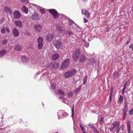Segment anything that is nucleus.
<instances>
[{
  "mask_svg": "<svg viewBox=\"0 0 133 133\" xmlns=\"http://www.w3.org/2000/svg\"><path fill=\"white\" fill-rule=\"evenodd\" d=\"M59 66V64L57 62L50 63L49 64V67L51 68L54 69L57 68Z\"/></svg>",
  "mask_w": 133,
  "mask_h": 133,
  "instance_id": "obj_8",
  "label": "nucleus"
},
{
  "mask_svg": "<svg viewBox=\"0 0 133 133\" xmlns=\"http://www.w3.org/2000/svg\"><path fill=\"white\" fill-rule=\"evenodd\" d=\"M57 30L58 31L60 32H62L64 31L63 28L59 24H57L56 26Z\"/></svg>",
  "mask_w": 133,
  "mask_h": 133,
  "instance_id": "obj_16",
  "label": "nucleus"
},
{
  "mask_svg": "<svg viewBox=\"0 0 133 133\" xmlns=\"http://www.w3.org/2000/svg\"><path fill=\"white\" fill-rule=\"evenodd\" d=\"M73 95V93L72 92H70L68 93V96L69 97H71Z\"/></svg>",
  "mask_w": 133,
  "mask_h": 133,
  "instance_id": "obj_37",
  "label": "nucleus"
},
{
  "mask_svg": "<svg viewBox=\"0 0 133 133\" xmlns=\"http://www.w3.org/2000/svg\"><path fill=\"white\" fill-rule=\"evenodd\" d=\"M48 10L53 16V17L55 19L58 18L59 17V14L56 10L54 9H50Z\"/></svg>",
  "mask_w": 133,
  "mask_h": 133,
  "instance_id": "obj_3",
  "label": "nucleus"
},
{
  "mask_svg": "<svg viewBox=\"0 0 133 133\" xmlns=\"http://www.w3.org/2000/svg\"><path fill=\"white\" fill-rule=\"evenodd\" d=\"M124 103L125 104V105L124 107H126V108H127V104L126 102H125Z\"/></svg>",
  "mask_w": 133,
  "mask_h": 133,
  "instance_id": "obj_56",
  "label": "nucleus"
},
{
  "mask_svg": "<svg viewBox=\"0 0 133 133\" xmlns=\"http://www.w3.org/2000/svg\"><path fill=\"white\" fill-rule=\"evenodd\" d=\"M112 90H111V92ZM112 93L111 92L110 94V96L109 98V101H110V102H111L112 100Z\"/></svg>",
  "mask_w": 133,
  "mask_h": 133,
  "instance_id": "obj_34",
  "label": "nucleus"
},
{
  "mask_svg": "<svg viewBox=\"0 0 133 133\" xmlns=\"http://www.w3.org/2000/svg\"><path fill=\"white\" fill-rule=\"evenodd\" d=\"M51 88L52 89H54L56 87V85L55 84H52L51 85Z\"/></svg>",
  "mask_w": 133,
  "mask_h": 133,
  "instance_id": "obj_39",
  "label": "nucleus"
},
{
  "mask_svg": "<svg viewBox=\"0 0 133 133\" xmlns=\"http://www.w3.org/2000/svg\"><path fill=\"white\" fill-rule=\"evenodd\" d=\"M100 121V124L102 125L103 124L104 122V119L103 118H100L99 120Z\"/></svg>",
  "mask_w": 133,
  "mask_h": 133,
  "instance_id": "obj_31",
  "label": "nucleus"
},
{
  "mask_svg": "<svg viewBox=\"0 0 133 133\" xmlns=\"http://www.w3.org/2000/svg\"><path fill=\"white\" fill-rule=\"evenodd\" d=\"M22 61L23 62H27L29 60V58L26 56H23L21 57Z\"/></svg>",
  "mask_w": 133,
  "mask_h": 133,
  "instance_id": "obj_17",
  "label": "nucleus"
},
{
  "mask_svg": "<svg viewBox=\"0 0 133 133\" xmlns=\"http://www.w3.org/2000/svg\"><path fill=\"white\" fill-rule=\"evenodd\" d=\"M129 113L130 115L133 114V109H131L129 111Z\"/></svg>",
  "mask_w": 133,
  "mask_h": 133,
  "instance_id": "obj_43",
  "label": "nucleus"
},
{
  "mask_svg": "<svg viewBox=\"0 0 133 133\" xmlns=\"http://www.w3.org/2000/svg\"><path fill=\"white\" fill-rule=\"evenodd\" d=\"M59 57V55L57 53H55L53 54L52 56V58L54 60L57 59Z\"/></svg>",
  "mask_w": 133,
  "mask_h": 133,
  "instance_id": "obj_19",
  "label": "nucleus"
},
{
  "mask_svg": "<svg viewBox=\"0 0 133 133\" xmlns=\"http://www.w3.org/2000/svg\"><path fill=\"white\" fill-rule=\"evenodd\" d=\"M81 54L80 50L77 49L73 53V58L74 61H76L79 58Z\"/></svg>",
  "mask_w": 133,
  "mask_h": 133,
  "instance_id": "obj_1",
  "label": "nucleus"
},
{
  "mask_svg": "<svg viewBox=\"0 0 133 133\" xmlns=\"http://www.w3.org/2000/svg\"><path fill=\"white\" fill-rule=\"evenodd\" d=\"M83 1L85 3L87 2L88 1L87 0H83Z\"/></svg>",
  "mask_w": 133,
  "mask_h": 133,
  "instance_id": "obj_57",
  "label": "nucleus"
},
{
  "mask_svg": "<svg viewBox=\"0 0 133 133\" xmlns=\"http://www.w3.org/2000/svg\"><path fill=\"white\" fill-rule=\"evenodd\" d=\"M7 42V40L6 39H4V40L3 41L2 43L4 45H5L6 44Z\"/></svg>",
  "mask_w": 133,
  "mask_h": 133,
  "instance_id": "obj_36",
  "label": "nucleus"
},
{
  "mask_svg": "<svg viewBox=\"0 0 133 133\" xmlns=\"http://www.w3.org/2000/svg\"><path fill=\"white\" fill-rule=\"evenodd\" d=\"M59 98L61 99H63L64 98V97L63 96H62V97H59Z\"/></svg>",
  "mask_w": 133,
  "mask_h": 133,
  "instance_id": "obj_53",
  "label": "nucleus"
},
{
  "mask_svg": "<svg viewBox=\"0 0 133 133\" xmlns=\"http://www.w3.org/2000/svg\"><path fill=\"white\" fill-rule=\"evenodd\" d=\"M87 59L86 56L84 55H82L79 59V62L81 63H84Z\"/></svg>",
  "mask_w": 133,
  "mask_h": 133,
  "instance_id": "obj_13",
  "label": "nucleus"
},
{
  "mask_svg": "<svg viewBox=\"0 0 133 133\" xmlns=\"http://www.w3.org/2000/svg\"><path fill=\"white\" fill-rule=\"evenodd\" d=\"M124 125L123 124H122L121 127L120 128H119V129L120 130H123L124 128Z\"/></svg>",
  "mask_w": 133,
  "mask_h": 133,
  "instance_id": "obj_45",
  "label": "nucleus"
},
{
  "mask_svg": "<svg viewBox=\"0 0 133 133\" xmlns=\"http://www.w3.org/2000/svg\"><path fill=\"white\" fill-rule=\"evenodd\" d=\"M127 84V82L126 83V84H124V85H123L124 88L122 89V90H125L126 89V86Z\"/></svg>",
  "mask_w": 133,
  "mask_h": 133,
  "instance_id": "obj_41",
  "label": "nucleus"
},
{
  "mask_svg": "<svg viewBox=\"0 0 133 133\" xmlns=\"http://www.w3.org/2000/svg\"><path fill=\"white\" fill-rule=\"evenodd\" d=\"M54 37V35L51 33H49L46 36V39L49 42L51 41Z\"/></svg>",
  "mask_w": 133,
  "mask_h": 133,
  "instance_id": "obj_9",
  "label": "nucleus"
},
{
  "mask_svg": "<svg viewBox=\"0 0 133 133\" xmlns=\"http://www.w3.org/2000/svg\"><path fill=\"white\" fill-rule=\"evenodd\" d=\"M119 128H116V129L115 130H116V131L117 133H119L120 129L119 128Z\"/></svg>",
  "mask_w": 133,
  "mask_h": 133,
  "instance_id": "obj_46",
  "label": "nucleus"
},
{
  "mask_svg": "<svg viewBox=\"0 0 133 133\" xmlns=\"http://www.w3.org/2000/svg\"><path fill=\"white\" fill-rule=\"evenodd\" d=\"M1 31L2 33H5V29L4 28V27L1 29Z\"/></svg>",
  "mask_w": 133,
  "mask_h": 133,
  "instance_id": "obj_35",
  "label": "nucleus"
},
{
  "mask_svg": "<svg viewBox=\"0 0 133 133\" xmlns=\"http://www.w3.org/2000/svg\"><path fill=\"white\" fill-rule=\"evenodd\" d=\"M81 130L82 131H84V127H83V126L82 127H81Z\"/></svg>",
  "mask_w": 133,
  "mask_h": 133,
  "instance_id": "obj_52",
  "label": "nucleus"
},
{
  "mask_svg": "<svg viewBox=\"0 0 133 133\" xmlns=\"http://www.w3.org/2000/svg\"><path fill=\"white\" fill-rule=\"evenodd\" d=\"M38 43V48L39 49H41L43 47V39L41 37H39L37 39Z\"/></svg>",
  "mask_w": 133,
  "mask_h": 133,
  "instance_id": "obj_5",
  "label": "nucleus"
},
{
  "mask_svg": "<svg viewBox=\"0 0 133 133\" xmlns=\"http://www.w3.org/2000/svg\"><path fill=\"white\" fill-rule=\"evenodd\" d=\"M53 44L54 46L58 49H61L63 47L62 43L57 39L55 40Z\"/></svg>",
  "mask_w": 133,
  "mask_h": 133,
  "instance_id": "obj_2",
  "label": "nucleus"
},
{
  "mask_svg": "<svg viewBox=\"0 0 133 133\" xmlns=\"http://www.w3.org/2000/svg\"><path fill=\"white\" fill-rule=\"evenodd\" d=\"M14 17L16 19H18L21 17V14L18 11L15 10L13 13Z\"/></svg>",
  "mask_w": 133,
  "mask_h": 133,
  "instance_id": "obj_11",
  "label": "nucleus"
},
{
  "mask_svg": "<svg viewBox=\"0 0 133 133\" xmlns=\"http://www.w3.org/2000/svg\"><path fill=\"white\" fill-rule=\"evenodd\" d=\"M127 111V108L125 107H124L123 110V115H126Z\"/></svg>",
  "mask_w": 133,
  "mask_h": 133,
  "instance_id": "obj_24",
  "label": "nucleus"
},
{
  "mask_svg": "<svg viewBox=\"0 0 133 133\" xmlns=\"http://www.w3.org/2000/svg\"><path fill=\"white\" fill-rule=\"evenodd\" d=\"M123 116H124L123 117V120H124V119H125L126 115L124 116V115H123Z\"/></svg>",
  "mask_w": 133,
  "mask_h": 133,
  "instance_id": "obj_54",
  "label": "nucleus"
},
{
  "mask_svg": "<svg viewBox=\"0 0 133 133\" xmlns=\"http://www.w3.org/2000/svg\"><path fill=\"white\" fill-rule=\"evenodd\" d=\"M31 18L33 20H37L38 19V15L37 14L33 15L31 17Z\"/></svg>",
  "mask_w": 133,
  "mask_h": 133,
  "instance_id": "obj_22",
  "label": "nucleus"
},
{
  "mask_svg": "<svg viewBox=\"0 0 133 133\" xmlns=\"http://www.w3.org/2000/svg\"><path fill=\"white\" fill-rule=\"evenodd\" d=\"M58 93L59 94L62 95H64V92L61 89L59 90L58 91Z\"/></svg>",
  "mask_w": 133,
  "mask_h": 133,
  "instance_id": "obj_32",
  "label": "nucleus"
},
{
  "mask_svg": "<svg viewBox=\"0 0 133 133\" xmlns=\"http://www.w3.org/2000/svg\"><path fill=\"white\" fill-rule=\"evenodd\" d=\"M21 1L23 2L27 3L28 2L29 0H21Z\"/></svg>",
  "mask_w": 133,
  "mask_h": 133,
  "instance_id": "obj_42",
  "label": "nucleus"
},
{
  "mask_svg": "<svg viewBox=\"0 0 133 133\" xmlns=\"http://www.w3.org/2000/svg\"><path fill=\"white\" fill-rule=\"evenodd\" d=\"M82 13L83 15H86L87 18H89L90 17V15L89 12L85 9H82Z\"/></svg>",
  "mask_w": 133,
  "mask_h": 133,
  "instance_id": "obj_12",
  "label": "nucleus"
},
{
  "mask_svg": "<svg viewBox=\"0 0 133 133\" xmlns=\"http://www.w3.org/2000/svg\"><path fill=\"white\" fill-rule=\"evenodd\" d=\"M120 125L119 122L117 121H115L112 124V127H111L109 128L111 131H113L116 128H119Z\"/></svg>",
  "mask_w": 133,
  "mask_h": 133,
  "instance_id": "obj_6",
  "label": "nucleus"
},
{
  "mask_svg": "<svg viewBox=\"0 0 133 133\" xmlns=\"http://www.w3.org/2000/svg\"><path fill=\"white\" fill-rule=\"evenodd\" d=\"M87 78H88L87 76H85L84 78V80H83V84L85 85L87 81Z\"/></svg>",
  "mask_w": 133,
  "mask_h": 133,
  "instance_id": "obj_26",
  "label": "nucleus"
},
{
  "mask_svg": "<svg viewBox=\"0 0 133 133\" xmlns=\"http://www.w3.org/2000/svg\"><path fill=\"white\" fill-rule=\"evenodd\" d=\"M87 127L88 128V127L89 128H91L92 130L94 129V128L95 127L93 125V124H88L87 125Z\"/></svg>",
  "mask_w": 133,
  "mask_h": 133,
  "instance_id": "obj_25",
  "label": "nucleus"
},
{
  "mask_svg": "<svg viewBox=\"0 0 133 133\" xmlns=\"http://www.w3.org/2000/svg\"><path fill=\"white\" fill-rule=\"evenodd\" d=\"M81 89V87H79L76 89L75 91L76 93H78L80 90Z\"/></svg>",
  "mask_w": 133,
  "mask_h": 133,
  "instance_id": "obj_30",
  "label": "nucleus"
},
{
  "mask_svg": "<svg viewBox=\"0 0 133 133\" xmlns=\"http://www.w3.org/2000/svg\"><path fill=\"white\" fill-rule=\"evenodd\" d=\"M131 123L130 121L128 120L127 123V129L130 128Z\"/></svg>",
  "mask_w": 133,
  "mask_h": 133,
  "instance_id": "obj_27",
  "label": "nucleus"
},
{
  "mask_svg": "<svg viewBox=\"0 0 133 133\" xmlns=\"http://www.w3.org/2000/svg\"><path fill=\"white\" fill-rule=\"evenodd\" d=\"M90 60L89 63L90 64L93 65L95 63V61L93 58L91 59Z\"/></svg>",
  "mask_w": 133,
  "mask_h": 133,
  "instance_id": "obj_28",
  "label": "nucleus"
},
{
  "mask_svg": "<svg viewBox=\"0 0 133 133\" xmlns=\"http://www.w3.org/2000/svg\"><path fill=\"white\" fill-rule=\"evenodd\" d=\"M12 34L14 36L17 37L19 35V31L17 29L14 28L13 30Z\"/></svg>",
  "mask_w": 133,
  "mask_h": 133,
  "instance_id": "obj_14",
  "label": "nucleus"
},
{
  "mask_svg": "<svg viewBox=\"0 0 133 133\" xmlns=\"http://www.w3.org/2000/svg\"><path fill=\"white\" fill-rule=\"evenodd\" d=\"M23 8H26V7L25 6H23Z\"/></svg>",
  "mask_w": 133,
  "mask_h": 133,
  "instance_id": "obj_62",
  "label": "nucleus"
},
{
  "mask_svg": "<svg viewBox=\"0 0 133 133\" xmlns=\"http://www.w3.org/2000/svg\"><path fill=\"white\" fill-rule=\"evenodd\" d=\"M132 47H133V45L132 44H131L129 46V48L130 49L131 48H132Z\"/></svg>",
  "mask_w": 133,
  "mask_h": 133,
  "instance_id": "obj_51",
  "label": "nucleus"
},
{
  "mask_svg": "<svg viewBox=\"0 0 133 133\" xmlns=\"http://www.w3.org/2000/svg\"><path fill=\"white\" fill-rule=\"evenodd\" d=\"M70 61L69 59H67L66 60L64 61L61 66V69H63L68 67Z\"/></svg>",
  "mask_w": 133,
  "mask_h": 133,
  "instance_id": "obj_7",
  "label": "nucleus"
},
{
  "mask_svg": "<svg viewBox=\"0 0 133 133\" xmlns=\"http://www.w3.org/2000/svg\"><path fill=\"white\" fill-rule=\"evenodd\" d=\"M92 130L94 133H99L98 131L96 129L95 127Z\"/></svg>",
  "mask_w": 133,
  "mask_h": 133,
  "instance_id": "obj_33",
  "label": "nucleus"
},
{
  "mask_svg": "<svg viewBox=\"0 0 133 133\" xmlns=\"http://www.w3.org/2000/svg\"><path fill=\"white\" fill-rule=\"evenodd\" d=\"M125 90L122 89V93L123 94H124L125 92Z\"/></svg>",
  "mask_w": 133,
  "mask_h": 133,
  "instance_id": "obj_55",
  "label": "nucleus"
},
{
  "mask_svg": "<svg viewBox=\"0 0 133 133\" xmlns=\"http://www.w3.org/2000/svg\"><path fill=\"white\" fill-rule=\"evenodd\" d=\"M3 20H1L0 21V22L1 23H3Z\"/></svg>",
  "mask_w": 133,
  "mask_h": 133,
  "instance_id": "obj_61",
  "label": "nucleus"
},
{
  "mask_svg": "<svg viewBox=\"0 0 133 133\" xmlns=\"http://www.w3.org/2000/svg\"><path fill=\"white\" fill-rule=\"evenodd\" d=\"M64 113V112L62 110L59 111L58 113V119H59Z\"/></svg>",
  "mask_w": 133,
  "mask_h": 133,
  "instance_id": "obj_20",
  "label": "nucleus"
},
{
  "mask_svg": "<svg viewBox=\"0 0 133 133\" xmlns=\"http://www.w3.org/2000/svg\"><path fill=\"white\" fill-rule=\"evenodd\" d=\"M9 12L10 14H12V11L11 10H9Z\"/></svg>",
  "mask_w": 133,
  "mask_h": 133,
  "instance_id": "obj_60",
  "label": "nucleus"
},
{
  "mask_svg": "<svg viewBox=\"0 0 133 133\" xmlns=\"http://www.w3.org/2000/svg\"><path fill=\"white\" fill-rule=\"evenodd\" d=\"M21 46L19 45H16L15 47V49L17 51H20L21 50Z\"/></svg>",
  "mask_w": 133,
  "mask_h": 133,
  "instance_id": "obj_23",
  "label": "nucleus"
},
{
  "mask_svg": "<svg viewBox=\"0 0 133 133\" xmlns=\"http://www.w3.org/2000/svg\"><path fill=\"white\" fill-rule=\"evenodd\" d=\"M34 28L36 31L39 32L42 29V27L39 24H38L34 26Z\"/></svg>",
  "mask_w": 133,
  "mask_h": 133,
  "instance_id": "obj_10",
  "label": "nucleus"
},
{
  "mask_svg": "<svg viewBox=\"0 0 133 133\" xmlns=\"http://www.w3.org/2000/svg\"><path fill=\"white\" fill-rule=\"evenodd\" d=\"M74 115V107H73L72 109V117H73Z\"/></svg>",
  "mask_w": 133,
  "mask_h": 133,
  "instance_id": "obj_44",
  "label": "nucleus"
},
{
  "mask_svg": "<svg viewBox=\"0 0 133 133\" xmlns=\"http://www.w3.org/2000/svg\"><path fill=\"white\" fill-rule=\"evenodd\" d=\"M128 133H130V128L127 129Z\"/></svg>",
  "mask_w": 133,
  "mask_h": 133,
  "instance_id": "obj_50",
  "label": "nucleus"
},
{
  "mask_svg": "<svg viewBox=\"0 0 133 133\" xmlns=\"http://www.w3.org/2000/svg\"><path fill=\"white\" fill-rule=\"evenodd\" d=\"M76 71L75 69H72L66 73L65 74V77L68 78L76 74Z\"/></svg>",
  "mask_w": 133,
  "mask_h": 133,
  "instance_id": "obj_4",
  "label": "nucleus"
},
{
  "mask_svg": "<svg viewBox=\"0 0 133 133\" xmlns=\"http://www.w3.org/2000/svg\"><path fill=\"white\" fill-rule=\"evenodd\" d=\"M129 41H127V42L126 43V44H128L129 43Z\"/></svg>",
  "mask_w": 133,
  "mask_h": 133,
  "instance_id": "obj_58",
  "label": "nucleus"
},
{
  "mask_svg": "<svg viewBox=\"0 0 133 133\" xmlns=\"http://www.w3.org/2000/svg\"><path fill=\"white\" fill-rule=\"evenodd\" d=\"M7 53V51L4 50H3L0 51V58L2 57Z\"/></svg>",
  "mask_w": 133,
  "mask_h": 133,
  "instance_id": "obj_18",
  "label": "nucleus"
},
{
  "mask_svg": "<svg viewBox=\"0 0 133 133\" xmlns=\"http://www.w3.org/2000/svg\"><path fill=\"white\" fill-rule=\"evenodd\" d=\"M39 11L42 14L45 13V11L43 9H40Z\"/></svg>",
  "mask_w": 133,
  "mask_h": 133,
  "instance_id": "obj_40",
  "label": "nucleus"
},
{
  "mask_svg": "<svg viewBox=\"0 0 133 133\" xmlns=\"http://www.w3.org/2000/svg\"><path fill=\"white\" fill-rule=\"evenodd\" d=\"M67 33L69 35H72L73 34L72 32L71 31H70L68 32H67Z\"/></svg>",
  "mask_w": 133,
  "mask_h": 133,
  "instance_id": "obj_47",
  "label": "nucleus"
},
{
  "mask_svg": "<svg viewBox=\"0 0 133 133\" xmlns=\"http://www.w3.org/2000/svg\"><path fill=\"white\" fill-rule=\"evenodd\" d=\"M59 17H60L62 19H67V17L65 15H64L63 14H59Z\"/></svg>",
  "mask_w": 133,
  "mask_h": 133,
  "instance_id": "obj_21",
  "label": "nucleus"
},
{
  "mask_svg": "<svg viewBox=\"0 0 133 133\" xmlns=\"http://www.w3.org/2000/svg\"><path fill=\"white\" fill-rule=\"evenodd\" d=\"M83 133H86L84 131H83Z\"/></svg>",
  "mask_w": 133,
  "mask_h": 133,
  "instance_id": "obj_64",
  "label": "nucleus"
},
{
  "mask_svg": "<svg viewBox=\"0 0 133 133\" xmlns=\"http://www.w3.org/2000/svg\"><path fill=\"white\" fill-rule=\"evenodd\" d=\"M84 23H86L88 22V21L87 19H86L85 18H84Z\"/></svg>",
  "mask_w": 133,
  "mask_h": 133,
  "instance_id": "obj_48",
  "label": "nucleus"
},
{
  "mask_svg": "<svg viewBox=\"0 0 133 133\" xmlns=\"http://www.w3.org/2000/svg\"><path fill=\"white\" fill-rule=\"evenodd\" d=\"M6 31H7L8 33H9L10 32V30L9 28H7L6 29Z\"/></svg>",
  "mask_w": 133,
  "mask_h": 133,
  "instance_id": "obj_49",
  "label": "nucleus"
},
{
  "mask_svg": "<svg viewBox=\"0 0 133 133\" xmlns=\"http://www.w3.org/2000/svg\"><path fill=\"white\" fill-rule=\"evenodd\" d=\"M22 10L25 13L27 14L28 12V9H22Z\"/></svg>",
  "mask_w": 133,
  "mask_h": 133,
  "instance_id": "obj_38",
  "label": "nucleus"
},
{
  "mask_svg": "<svg viewBox=\"0 0 133 133\" xmlns=\"http://www.w3.org/2000/svg\"><path fill=\"white\" fill-rule=\"evenodd\" d=\"M123 96L121 95H120L119 98V101L120 103V104H121V103L123 102Z\"/></svg>",
  "mask_w": 133,
  "mask_h": 133,
  "instance_id": "obj_29",
  "label": "nucleus"
},
{
  "mask_svg": "<svg viewBox=\"0 0 133 133\" xmlns=\"http://www.w3.org/2000/svg\"><path fill=\"white\" fill-rule=\"evenodd\" d=\"M118 73L117 72H115V73L113 74V75L117 74Z\"/></svg>",
  "mask_w": 133,
  "mask_h": 133,
  "instance_id": "obj_59",
  "label": "nucleus"
},
{
  "mask_svg": "<svg viewBox=\"0 0 133 133\" xmlns=\"http://www.w3.org/2000/svg\"><path fill=\"white\" fill-rule=\"evenodd\" d=\"M14 24L16 26L21 27L22 26V22L20 21H16L14 22Z\"/></svg>",
  "mask_w": 133,
  "mask_h": 133,
  "instance_id": "obj_15",
  "label": "nucleus"
},
{
  "mask_svg": "<svg viewBox=\"0 0 133 133\" xmlns=\"http://www.w3.org/2000/svg\"><path fill=\"white\" fill-rule=\"evenodd\" d=\"M79 125H80V127H82L83 126L81 124H80Z\"/></svg>",
  "mask_w": 133,
  "mask_h": 133,
  "instance_id": "obj_63",
  "label": "nucleus"
}]
</instances>
